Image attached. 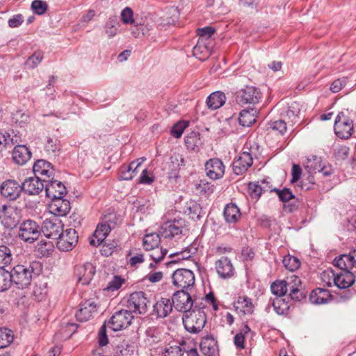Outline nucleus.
<instances>
[{
	"mask_svg": "<svg viewBox=\"0 0 356 356\" xmlns=\"http://www.w3.org/2000/svg\"><path fill=\"white\" fill-rule=\"evenodd\" d=\"M40 268V264L38 261L16 265L10 271L12 282L19 289L27 287L33 276L38 275Z\"/></svg>",
	"mask_w": 356,
	"mask_h": 356,
	"instance_id": "obj_1",
	"label": "nucleus"
},
{
	"mask_svg": "<svg viewBox=\"0 0 356 356\" xmlns=\"http://www.w3.org/2000/svg\"><path fill=\"white\" fill-rule=\"evenodd\" d=\"M206 322V314L201 309L191 310L183 317L185 329L193 334L199 333L204 328Z\"/></svg>",
	"mask_w": 356,
	"mask_h": 356,
	"instance_id": "obj_2",
	"label": "nucleus"
},
{
	"mask_svg": "<svg viewBox=\"0 0 356 356\" xmlns=\"http://www.w3.org/2000/svg\"><path fill=\"white\" fill-rule=\"evenodd\" d=\"M334 129L335 134L339 138L348 139L353 132V122L343 112H340L335 119Z\"/></svg>",
	"mask_w": 356,
	"mask_h": 356,
	"instance_id": "obj_3",
	"label": "nucleus"
},
{
	"mask_svg": "<svg viewBox=\"0 0 356 356\" xmlns=\"http://www.w3.org/2000/svg\"><path fill=\"white\" fill-rule=\"evenodd\" d=\"M149 301L143 291L132 293L127 300V307L131 314H145L147 312Z\"/></svg>",
	"mask_w": 356,
	"mask_h": 356,
	"instance_id": "obj_4",
	"label": "nucleus"
},
{
	"mask_svg": "<svg viewBox=\"0 0 356 356\" xmlns=\"http://www.w3.org/2000/svg\"><path fill=\"white\" fill-rule=\"evenodd\" d=\"M40 234L38 223L32 220H26L20 225L18 235L24 241L32 243L39 238Z\"/></svg>",
	"mask_w": 356,
	"mask_h": 356,
	"instance_id": "obj_5",
	"label": "nucleus"
},
{
	"mask_svg": "<svg viewBox=\"0 0 356 356\" xmlns=\"http://www.w3.org/2000/svg\"><path fill=\"white\" fill-rule=\"evenodd\" d=\"M22 218L21 211L17 207L3 205L0 211V220L2 225L9 229L15 227Z\"/></svg>",
	"mask_w": 356,
	"mask_h": 356,
	"instance_id": "obj_6",
	"label": "nucleus"
},
{
	"mask_svg": "<svg viewBox=\"0 0 356 356\" xmlns=\"http://www.w3.org/2000/svg\"><path fill=\"white\" fill-rule=\"evenodd\" d=\"M185 226L186 222L182 218L168 220L161 226L159 232L165 238H172L181 235Z\"/></svg>",
	"mask_w": 356,
	"mask_h": 356,
	"instance_id": "obj_7",
	"label": "nucleus"
},
{
	"mask_svg": "<svg viewBox=\"0 0 356 356\" xmlns=\"http://www.w3.org/2000/svg\"><path fill=\"white\" fill-rule=\"evenodd\" d=\"M172 279L173 284L183 290L191 289L195 284L193 272L186 268L176 270L172 275Z\"/></svg>",
	"mask_w": 356,
	"mask_h": 356,
	"instance_id": "obj_8",
	"label": "nucleus"
},
{
	"mask_svg": "<svg viewBox=\"0 0 356 356\" xmlns=\"http://www.w3.org/2000/svg\"><path fill=\"white\" fill-rule=\"evenodd\" d=\"M78 234L75 229L69 228L63 230L57 238L56 246L58 250L64 252L72 250L78 243Z\"/></svg>",
	"mask_w": 356,
	"mask_h": 356,
	"instance_id": "obj_9",
	"label": "nucleus"
},
{
	"mask_svg": "<svg viewBox=\"0 0 356 356\" xmlns=\"http://www.w3.org/2000/svg\"><path fill=\"white\" fill-rule=\"evenodd\" d=\"M133 319L134 316L131 311L121 309L114 313L108 323L113 330L119 331L129 327Z\"/></svg>",
	"mask_w": 356,
	"mask_h": 356,
	"instance_id": "obj_10",
	"label": "nucleus"
},
{
	"mask_svg": "<svg viewBox=\"0 0 356 356\" xmlns=\"http://www.w3.org/2000/svg\"><path fill=\"white\" fill-rule=\"evenodd\" d=\"M260 98V91L254 86H245L236 93V101L241 105L257 104Z\"/></svg>",
	"mask_w": 356,
	"mask_h": 356,
	"instance_id": "obj_11",
	"label": "nucleus"
},
{
	"mask_svg": "<svg viewBox=\"0 0 356 356\" xmlns=\"http://www.w3.org/2000/svg\"><path fill=\"white\" fill-rule=\"evenodd\" d=\"M45 183V193L47 197L51 200H55L57 197H63L67 194L65 186L60 181L54 179V177L47 179L43 178Z\"/></svg>",
	"mask_w": 356,
	"mask_h": 356,
	"instance_id": "obj_12",
	"label": "nucleus"
},
{
	"mask_svg": "<svg viewBox=\"0 0 356 356\" xmlns=\"http://www.w3.org/2000/svg\"><path fill=\"white\" fill-rule=\"evenodd\" d=\"M175 308L185 314L191 311L193 307V300L186 290L181 289L175 292L171 299Z\"/></svg>",
	"mask_w": 356,
	"mask_h": 356,
	"instance_id": "obj_13",
	"label": "nucleus"
},
{
	"mask_svg": "<svg viewBox=\"0 0 356 356\" xmlns=\"http://www.w3.org/2000/svg\"><path fill=\"white\" fill-rule=\"evenodd\" d=\"M22 191V186L13 179L4 181L0 188L1 195L9 201L16 200Z\"/></svg>",
	"mask_w": 356,
	"mask_h": 356,
	"instance_id": "obj_14",
	"label": "nucleus"
},
{
	"mask_svg": "<svg viewBox=\"0 0 356 356\" xmlns=\"http://www.w3.org/2000/svg\"><path fill=\"white\" fill-rule=\"evenodd\" d=\"M63 229V227L60 220L56 218H47L43 221L40 232H42L47 238L57 239L60 236Z\"/></svg>",
	"mask_w": 356,
	"mask_h": 356,
	"instance_id": "obj_15",
	"label": "nucleus"
},
{
	"mask_svg": "<svg viewBox=\"0 0 356 356\" xmlns=\"http://www.w3.org/2000/svg\"><path fill=\"white\" fill-rule=\"evenodd\" d=\"M327 273L332 274L334 285L340 289H348L355 282V277L350 270H341L335 273L333 270H328Z\"/></svg>",
	"mask_w": 356,
	"mask_h": 356,
	"instance_id": "obj_16",
	"label": "nucleus"
},
{
	"mask_svg": "<svg viewBox=\"0 0 356 356\" xmlns=\"http://www.w3.org/2000/svg\"><path fill=\"white\" fill-rule=\"evenodd\" d=\"M204 168L207 176L213 180L222 178L225 174V165L218 158L208 160L205 163Z\"/></svg>",
	"mask_w": 356,
	"mask_h": 356,
	"instance_id": "obj_17",
	"label": "nucleus"
},
{
	"mask_svg": "<svg viewBox=\"0 0 356 356\" xmlns=\"http://www.w3.org/2000/svg\"><path fill=\"white\" fill-rule=\"evenodd\" d=\"M97 311V304L93 299L86 300L80 305L79 309L76 312L75 316L79 321H88Z\"/></svg>",
	"mask_w": 356,
	"mask_h": 356,
	"instance_id": "obj_18",
	"label": "nucleus"
},
{
	"mask_svg": "<svg viewBox=\"0 0 356 356\" xmlns=\"http://www.w3.org/2000/svg\"><path fill=\"white\" fill-rule=\"evenodd\" d=\"M253 158L249 152H243L233 162V171L237 175H243L252 165Z\"/></svg>",
	"mask_w": 356,
	"mask_h": 356,
	"instance_id": "obj_19",
	"label": "nucleus"
},
{
	"mask_svg": "<svg viewBox=\"0 0 356 356\" xmlns=\"http://www.w3.org/2000/svg\"><path fill=\"white\" fill-rule=\"evenodd\" d=\"M22 191L29 195H38L45 187V183L39 177H29L22 183Z\"/></svg>",
	"mask_w": 356,
	"mask_h": 356,
	"instance_id": "obj_20",
	"label": "nucleus"
},
{
	"mask_svg": "<svg viewBox=\"0 0 356 356\" xmlns=\"http://www.w3.org/2000/svg\"><path fill=\"white\" fill-rule=\"evenodd\" d=\"M95 267L91 263H86L76 267L75 274L78 282L83 285L88 284L95 274Z\"/></svg>",
	"mask_w": 356,
	"mask_h": 356,
	"instance_id": "obj_21",
	"label": "nucleus"
},
{
	"mask_svg": "<svg viewBox=\"0 0 356 356\" xmlns=\"http://www.w3.org/2000/svg\"><path fill=\"white\" fill-rule=\"evenodd\" d=\"M215 267L218 275L223 279L230 278L234 274V268L231 260L227 257H221L216 261Z\"/></svg>",
	"mask_w": 356,
	"mask_h": 356,
	"instance_id": "obj_22",
	"label": "nucleus"
},
{
	"mask_svg": "<svg viewBox=\"0 0 356 356\" xmlns=\"http://www.w3.org/2000/svg\"><path fill=\"white\" fill-rule=\"evenodd\" d=\"M49 207L51 213L57 216H65L71 209L70 201L63 197L51 200Z\"/></svg>",
	"mask_w": 356,
	"mask_h": 356,
	"instance_id": "obj_23",
	"label": "nucleus"
},
{
	"mask_svg": "<svg viewBox=\"0 0 356 356\" xmlns=\"http://www.w3.org/2000/svg\"><path fill=\"white\" fill-rule=\"evenodd\" d=\"M113 228V227L111 224L106 221L98 224L93 234L94 238H92L90 241V245L94 246L99 245L103 243Z\"/></svg>",
	"mask_w": 356,
	"mask_h": 356,
	"instance_id": "obj_24",
	"label": "nucleus"
},
{
	"mask_svg": "<svg viewBox=\"0 0 356 356\" xmlns=\"http://www.w3.org/2000/svg\"><path fill=\"white\" fill-rule=\"evenodd\" d=\"M172 308L171 300L162 298L154 305L152 315L160 318H165L172 312Z\"/></svg>",
	"mask_w": 356,
	"mask_h": 356,
	"instance_id": "obj_25",
	"label": "nucleus"
},
{
	"mask_svg": "<svg viewBox=\"0 0 356 356\" xmlns=\"http://www.w3.org/2000/svg\"><path fill=\"white\" fill-rule=\"evenodd\" d=\"M33 170L36 176L44 177L48 179L51 177H54L55 169L51 163L45 160H38L33 166Z\"/></svg>",
	"mask_w": 356,
	"mask_h": 356,
	"instance_id": "obj_26",
	"label": "nucleus"
},
{
	"mask_svg": "<svg viewBox=\"0 0 356 356\" xmlns=\"http://www.w3.org/2000/svg\"><path fill=\"white\" fill-rule=\"evenodd\" d=\"M31 152L25 145H17L13 149L12 157L13 161L20 165H23L31 158Z\"/></svg>",
	"mask_w": 356,
	"mask_h": 356,
	"instance_id": "obj_27",
	"label": "nucleus"
},
{
	"mask_svg": "<svg viewBox=\"0 0 356 356\" xmlns=\"http://www.w3.org/2000/svg\"><path fill=\"white\" fill-rule=\"evenodd\" d=\"M202 353L206 356H215L218 351L217 341L211 336H206L200 344Z\"/></svg>",
	"mask_w": 356,
	"mask_h": 356,
	"instance_id": "obj_28",
	"label": "nucleus"
},
{
	"mask_svg": "<svg viewBox=\"0 0 356 356\" xmlns=\"http://www.w3.org/2000/svg\"><path fill=\"white\" fill-rule=\"evenodd\" d=\"M300 104L298 102H294L287 107L284 115H283V120H286L287 124H289V125L293 126L295 124L300 122Z\"/></svg>",
	"mask_w": 356,
	"mask_h": 356,
	"instance_id": "obj_29",
	"label": "nucleus"
},
{
	"mask_svg": "<svg viewBox=\"0 0 356 356\" xmlns=\"http://www.w3.org/2000/svg\"><path fill=\"white\" fill-rule=\"evenodd\" d=\"M333 264L341 270H350L353 267H356V259L355 256L349 254H341L334 259Z\"/></svg>",
	"mask_w": 356,
	"mask_h": 356,
	"instance_id": "obj_30",
	"label": "nucleus"
},
{
	"mask_svg": "<svg viewBox=\"0 0 356 356\" xmlns=\"http://www.w3.org/2000/svg\"><path fill=\"white\" fill-rule=\"evenodd\" d=\"M331 297L332 296L329 291L318 288L311 293L309 300L314 304L321 305L327 303Z\"/></svg>",
	"mask_w": 356,
	"mask_h": 356,
	"instance_id": "obj_31",
	"label": "nucleus"
},
{
	"mask_svg": "<svg viewBox=\"0 0 356 356\" xmlns=\"http://www.w3.org/2000/svg\"><path fill=\"white\" fill-rule=\"evenodd\" d=\"M226 102L225 95L220 91L211 93L207 99L208 107L212 110H216L222 106Z\"/></svg>",
	"mask_w": 356,
	"mask_h": 356,
	"instance_id": "obj_32",
	"label": "nucleus"
},
{
	"mask_svg": "<svg viewBox=\"0 0 356 356\" xmlns=\"http://www.w3.org/2000/svg\"><path fill=\"white\" fill-rule=\"evenodd\" d=\"M185 144L187 149L198 152L202 145L201 135L199 132L191 131L185 137Z\"/></svg>",
	"mask_w": 356,
	"mask_h": 356,
	"instance_id": "obj_33",
	"label": "nucleus"
},
{
	"mask_svg": "<svg viewBox=\"0 0 356 356\" xmlns=\"http://www.w3.org/2000/svg\"><path fill=\"white\" fill-rule=\"evenodd\" d=\"M193 55L200 60H205L211 55V49L203 40H198L193 49Z\"/></svg>",
	"mask_w": 356,
	"mask_h": 356,
	"instance_id": "obj_34",
	"label": "nucleus"
},
{
	"mask_svg": "<svg viewBox=\"0 0 356 356\" xmlns=\"http://www.w3.org/2000/svg\"><path fill=\"white\" fill-rule=\"evenodd\" d=\"M223 213L226 221L229 223L236 222L241 217L239 209L233 203L226 205Z\"/></svg>",
	"mask_w": 356,
	"mask_h": 356,
	"instance_id": "obj_35",
	"label": "nucleus"
},
{
	"mask_svg": "<svg viewBox=\"0 0 356 356\" xmlns=\"http://www.w3.org/2000/svg\"><path fill=\"white\" fill-rule=\"evenodd\" d=\"M136 162H131L128 165H123L119 170V179L121 180H131L137 173Z\"/></svg>",
	"mask_w": 356,
	"mask_h": 356,
	"instance_id": "obj_36",
	"label": "nucleus"
},
{
	"mask_svg": "<svg viewBox=\"0 0 356 356\" xmlns=\"http://www.w3.org/2000/svg\"><path fill=\"white\" fill-rule=\"evenodd\" d=\"M160 233H152L146 234L143 238V247L145 250L151 251L159 247L160 243Z\"/></svg>",
	"mask_w": 356,
	"mask_h": 356,
	"instance_id": "obj_37",
	"label": "nucleus"
},
{
	"mask_svg": "<svg viewBox=\"0 0 356 356\" xmlns=\"http://www.w3.org/2000/svg\"><path fill=\"white\" fill-rule=\"evenodd\" d=\"M238 122L243 127H250L256 122L255 111L252 109L243 110L238 117Z\"/></svg>",
	"mask_w": 356,
	"mask_h": 356,
	"instance_id": "obj_38",
	"label": "nucleus"
},
{
	"mask_svg": "<svg viewBox=\"0 0 356 356\" xmlns=\"http://www.w3.org/2000/svg\"><path fill=\"white\" fill-rule=\"evenodd\" d=\"M234 307L236 309H240L244 314H252L253 312L252 303L248 297H239L235 302Z\"/></svg>",
	"mask_w": 356,
	"mask_h": 356,
	"instance_id": "obj_39",
	"label": "nucleus"
},
{
	"mask_svg": "<svg viewBox=\"0 0 356 356\" xmlns=\"http://www.w3.org/2000/svg\"><path fill=\"white\" fill-rule=\"evenodd\" d=\"M270 291L272 293L276 296V298H282L287 293V286L284 280H277L271 283Z\"/></svg>",
	"mask_w": 356,
	"mask_h": 356,
	"instance_id": "obj_40",
	"label": "nucleus"
},
{
	"mask_svg": "<svg viewBox=\"0 0 356 356\" xmlns=\"http://www.w3.org/2000/svg\"><path fill=\"white\" fill-rule=\"evenodd\" d=\"M13 257L12 250L10 247L1 245H0V266L4 268L5 266H8L11 264Z\"/></svg>",
	"mask_w": 356,
	"mask_h": 356,
	"instance_id": "obj_41",
	"label": "nucleus"
},
{
	"mask_svg": "<svg viewBox=\"0 0 356 356\" xmlns=\"http://www.w3.org/2000/svg\"><path fill=\"white\" fill-rule=\"evenodd\" d=\"M272 306L275 312L279 315H284L289 309V302L282 298H275L273 300Z\"/></svg>",
	"mask_w": 356,
	"mask_h": 356,
	"instance_id": "obj_42",
	"label": "nucleus"
},
{
	"mask_svg": "<svg viewBox=\"0 0 356 356\" xmlns=\"http://www.w3.org/2000/svg\"><path fill=\"white\" fill-rule=\"evenodd\" d=\"M13 284L10 273L0 266V291L8 290Z\"/></svg>",
	"mask_w": 356,
	"mask_h": 356,
	"instance_id": "obj_43",
	"label": "nucleus"
},
{
	"mask_svg": "<svg viewBox=\"0 0 356 356\" xmlns=\"http://www.w3.org/2000/svg\"><path fill=\"white\" fill-rule=\"evenodd\" d=\"M13 331L7 328L0 329V348L8 347L13 341Z\"/></svg>",
	"mask_w": 356,
	"mask_h": 356,
	"instance_id": "obj_44",
	"label": "nucleus"
},
{
	"mask_svg": "<svg viewBox=\"0 0 356 356\" xmlns=\"http://www.w3.org/2000/svg\"><path fill=\"white\" fill-rule=\"evenodd\" d=\"M284 266L290 271H294L300 266V260L293 256L287 255L283 258Z\"/></svg>",
	"mask_w": 356,
	"mask_h": 356,
	"instance_id": "obj_45",
	"label": "nucleus"
},
{
	"mask_svg": "<svg viewBox=\"0 0 356 356\" xmlns=\"http://www.w3.org/2000/svg\"><path fill=\"white\" fill-rule=\"evenodd\" d=\"M270 191H274L277 193L279 197L280 201L283 202H287L295 198V196L293 195L292 191L287 188H284L282 190L277 188H270L269 187Z\"/></svg>",
	"mask_w": 356,
	"mask_h": 356,
	"instance_id": "obj_46",
	"label": "nucleus"
},
{
	"mask_svg": "<svg viewBox=\"0 0 356 356\" xmlns=\"http://www.w3.org/2000/svg\"><path fill=\"white\" fill-rule=\"evenodd\" d=\"M118 27L119 23L117 22L115 17H110L105 26L106 33L109 38H112L117 34Z\"/></svg>",
	"mask_w": 356,
	"mask_h": 356,
	"instance_id": "obj_47",
	"label": "nucleus"
},
{
	"mask_svg": "<svg viewBox=\"0 0 356 356\" xmlns=\"http://www.w3.org/2000/svg\"><path fill=\"white\" fill-rule=\"evenodd\" d=\"M44 149L49 154H54L60 149V143L56 137H48L44 145Z\"/></svg>",
	"mask_w": 356,
	"mask_h": 356,
	"instance_id": "obj_48",
	"label": "nucleus"
},
{
	"mask_svg": "<svg viewBox=\"0 0 356 356\" xmlns=\"http://www.w3.org/2000/svg\"><path fill=\"white\" fill-rule=\"evenodd\" d=\"M117 241H113L108 243L106 242L102 244L100 251L102 255L109 257L117 250Z\"/></svg>",
	"mask_w": 356,
	"mask_h": 356,
	"instance_id": "obj_49",
	"label": "nucleus"
},
{
	"mask_svg": "<svg viewBox=\"0 0 356 356\" xmlns=\"http://www.w3.org/2000/svg\"><path fill=\"white\" fill-rule=\"evenodd\" d=\"M29 120V115L22 111H17L12 114V121L21 127L27 123Z\"/></svg>",
	"mask_w": 356,
	"mask_h": 356,
	"instance_id": "obj_50",
	"label": "nucleus"
},
{
	"mask_svg": "<svg viewBox=\"0 0 356 356\" xmlns=\"http://www.w3.org/2000/svg\"><path fill=\"white\" fill-rule=\"evenodd\" d=\"M287 122L286 120H278L269 123L270 128L277 131L281 135H284L287 129Z\"/></svg>",
	"mask_w": 356,
	"mask_h": 356,
	"instance_id": "obj_51",
	"label": "nucleus"
},
{
	"mask_svg": "<svg viewBox=\"0 0 356 356\" xmlns=\"http://www.w3.org/2000/svg\"><path fill=\"white\" fill-rule=\"evenodd\" d=\"M267 189L266 186H261L255 183H250L248 184V191L252 198H258L260 197L263 191H266Z\"/></svg>",
	"mask_w": 356,
	"mask_h": 356,
	"instance_id": "obj_52",
	"label": "nucleus"
},
{
	"mask_svg": "<svg viewBox=\"0 0 356 356\" xmlns=\"http://www.w3.org/2000/svg\"><path fill=\"white\" fill-rule=\"evenodd\" d=\"M53 244L51 242L41 241L37 246V251L42 256L45 257L51 254L53 250Z\"/></svg>",
	"mask_w": 356,
	"mask_h": 356,
	"instance_id": "obj_53",
	"label": "nucleus"
},
{
	"mask_svg": "<svg viewBox=\"0 0 356 356\" xmlns=\"http://www.w3.org/2000/svg\"><path fill=\"white\" fill-rule=\"evenodd\" d=\"M121 20L124 24H134V13L129 7H126L121 11Z\"/></svg>",
	"mask_w": 356,
	"mask_h": 356,
	"instance_id": "obj_54",
	"label": "nucleus"
},
{
	"mask_svg": "<svg viewBox=\"0 0 356 356\" xmlns=\"http://www.w3.org/2000/svg\"><path fill=\"white\" fill-rule=\"evenodd\" d=\"M163 356H182L184 351L178 345L165 347L163 352Z\"/></svg>",
	"mask_w": 356,
	"mask_h": 356,
	"instance_id": "obj_55",
	"label": "nucleus"
},
{
	"mask_svg": "<svg viewBox=\"0 0 356 356\" xmlns=\"http://www.w3.org/2000/svg\"><path fill=\"white\" fill-rule=\"evenodd\" d=\"M42 58L43 55L41 52H35L27 59L26 65L30 68H35L40 63Z\"/></svg>",
	"mask_w": 356,
	"mask_h": 356,
	"instance_id": "obj_56",
	"label": "nucleus"
},
{
	"mask_svg": "<svg viewBox=\"0 0 356 356\" xmlns=\"http://www.w3.org/2000/svg\"><path fill=\"white\" fill-rule=\"evenodd\" d=\"M124 282V279L120 276L115 275L113 277V280L108 283L105 289L108 291H116L121 287Z\"/></svg>",
	"mask_w": 356,
	"mask_h": 356,
	"instance_id": "obj_57",
	"label": "nucleus"
},
{
	"mask_svg": "<svg viewBox=\"0 0 356 356\" xmlns=\"http://www.w3.org/2000/svg\"><path fill=\"white\" fill-rule=\"evenodd\" d=\"M31 8L35 14L42 15L47 10V5L41 0H34L31 3Z\"/></svg>",
	"mask_w": 356,
	"mask_h": 356,
	"instance_id": "obj_58",
	"label": "nucleus"
},
{
	"mask_svg": "<svg viewBox=\"0 0 356 356\" xmlns=\"http://www.w3.org/2000/svg\"><path fill=\"white\" fill-rule=\"evenodd\" d=\"M187 126L188 123L186 122L182 121L177 122L172 128L171 134L177 138H180Z\"/></svg>",
	"mask_w": 356,
	"mask_h": 356,
	"instance_id": "obj_59",
	"label": "nucleus"
},
{
	"mask_svg": "<svg viewBox=\"0 0 356 356\" xmlns=\"http://www.w3.org/2000/svg\"><path fill=\"white\" fill-rule=\"evenodd\" d=\"M152 250V252L150 253L149 257L156 264L160 262L168 252L167 250L159 248V247Z\"/></svg>",
	"mask_w": 356,
	"mask_h": 356,
	"instance_id": "obj_60",
	"label": "nucleus"
},
{
	"mask_svg": "<svg viewBox=\"0 0 356 356\" xmlns=\"http://www.w3.org/2000/svg\"><path fill=\"white\" fill-rule=\"evenodd\" d=\"M216 30L211 26H206L197 30V34L200 36L199 40L209 39L215 33Z\"/></svg>",
	"mask_w": 356,
	"mask_h": 356,
	"instance_id": "obj_61",
	"label": "nucleus"
},
{
	"mask_svg": "<svg viewBox=\"0 0 356 356\" xmlns=\"http://www.w3.org/2000/svg\"><path fill=\"white\" fill-rule=\"evenodd\" d=\"M97 341L100 346H104L108 343V339L106 334V326L105 324L102 325L99 330Z\"/></svg>",
	"mask_w": 356,
	"mask_h": 356,
	"instance_id": "obj_62",
	"label": "nucleus"
},
{
	"mask_svg": "<svg viewBox=\"0 0 356 356\" xmlns=\"http://www.w3.org/2000/svg\"><path fill=\"white\" fill-rule=\"evenodd\" d=\"M187 209L189 211V214L192 215L193 218H194L195 217L197 218H200L202 208L198 203L194 201H191L189 202Z\"/></svg>",
	"mask_w": 356,
	"mask_h": 356,
	"instance_id": "obj_63",
	"label": "nucleus"
},
{
	"mask_svg": "<svg viewBox=\"0 0 356 356\" xmlns=\"http://www.w3.org/2000/svg\"><path fill=\"white\" fill-rule=\"evenodd\" d=\"M349 150L350 149L347 146H339L334 151V156L338 160H344L348 157Z\"/></svg>",
	"mask_w": 356,
	"mask_h": 356,
	"instance_id": "obj_64",
	"label": "nucleus"
}]
</instances>
